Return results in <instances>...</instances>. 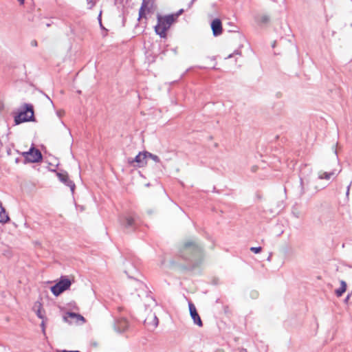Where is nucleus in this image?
Returning <instances> with one entry per match:
<instances>
[{"instance_id": "f257e3e1", "label": "nucleus", "mask_w": 352, "mask_h": 352, "mask_svg": "<svg viewBox=\"0 0 352 352\" xmlns=\"http://www.w3.org/2000/svg\"><path fill=\"white\" fill-rule=\"evenodd\" d=\"M179 253L192 267L199 265L204 259L203 245L197 240L191 239L186 241Z\"/></svg>"}, {"instance_id": "f03ea898", "label": "nucleus", "mask_w": 352, "mask_h": 352, "mask_svg": "<svg viewBox=\"0 0 352 352\" xmlns=\"http://www.w3.org/2000/svg\"><path fill=\"white\" fill-rule=\"evenodd\" d=\"M157 23L155 26V32L156 34L161 38H166V32L170 28L171 25L175 21L173 14L161 16L160 14L157 15Z\"/></svg>"}, {"instance_id": "7ed1b4c3", "label": "nucleus", "mask_w": 352, "mask_h": 352, "mask_svg": "<svg viewBox=\"0 0 352 352\" xmlns=\"http://www.w3.org/2000/svg\"><path fill=\"white\" fill-rule=\"evenodd\" d=\"M34 107L31 104L24 103L21 110L14 116V122L19 124L26 122H35Z\"/></svg>"}, {"instance_id": "20e7f679", "label": "nucleus", "mask_w": 352, "mask_h": 352, "mask_svg": "<svg viewBox=\"0 0 352 352\" xmlns=\"http://www.w3.org/2000/svg\"><path fill=\"white\" fill-rule=\"evenodd\" d=\"M71 285V280L66 276H61L59 281L51 287V292L55 296H58L69 289Z\"/></svg>"}, {"instance_id": "39448f33", "label": "nucleus", "mask_w": 352, "mask_h": 352, "mask_svg": "<svg viewBox=\"0 0 352 352\" xmlns=\"http://www.w3.org/2000/svg\"><path fill=\"white\" fill-rule=\"evenodd\" d=\"M23 155L27 162L36 163L43 160L41 152L34 146H32L28 151L23 153Z\"/></svg>"}, {"instance_id": "423d86ee", "label": "nucleus", "mask_w": 352, "mask_h": 352, "mask_svg": "<svg viewBox=\"0 0 352 352\" xmlns=\"http://www.w3.org/2000/svg\"><path fill=\"white\" fill-rule=\"evenodd\" d=\"M120 223L127 232L135 231L138 226L135 217L130 215L120 218Z\"/></svg>"}, {"instance_id": "0eeeda50", "label": "nucleus", "mask_w": 352, "mask_h": 352, "mask_svg": "<svg viewBox=\"0 0 352 352\" xmlns=\"http://www.w3.org/2000/svg\"><path fill=\"white\" fill-rule=\"evenodd\" d=\"M128 163L134 167H144L147 164L146 151L140 152L135 158H129Z\"/></svg>"}, {"instance_id": "6e6552de", "label": "nucleus", "mask_w": 352, "mask_h": 352, "mask_svg": "<svg viewBox=\"0 0 352 352\" xmlns=\"http://www.w3.org/2000/svg\"><path fill=\"white\" fill-rule=\"evenodd\" d=\"M56 175L58 179L65 185L69 187L71 192L74 193L76 188V185L74 182L69 179L67 172L65 170H60V172L56 173Z\"/></svg>"}, {"instance_id": "1a4fd4ad", "label": "nucleus", "mask_w": 352, "mask_h": 352, "mask_svg": "<svg viewBox=\"0 0 352 352\" xmlns=\"http://www.w3.org/2000/svg\"><path fill=\"white\" fill-rule=\"evenodd\" d=\"M154 9V1L153 0H142L141 7L139 10L138 20L146 17V12L150 13Z\"/></svg>"}, {"instance_id": "9d476101", "label": "nucleus", "mask_w": 352, "mask_h": 352, "mask_svg": "<svg viewBox=\"0 0 352 352\" xmlns=\"http://www.w3.org/2000/svg\"><path fill=\"white\" fill-rule=\"evenodd\" d=\"M188 307H189L190 315L193 320V322L200 327H202L203 326L202 320L197 311V309H196L195 305L192 302H190L188 303Z\"/></svg>"}, {"instance_id": "9b49d317", "label": "nucleus", "mask_w": 352, "mask_h": 352, "mask_svg": "<svg viewBox=\"0 0 352 352\" xmlns=\"http://www.w3.org/2000/svg\"><path fill=\"white\" fill-rule=\"evenodd\" d=\"M210 27L214 36H218L222 34V23L219 19H214L211 22Z\"/></svg>"}, {"instance_id": "f8f14e48", "label": "nucleus", "mask_w": 352, "mask_h": 352, "mask_svg": "<svg viewBox=\"0 0 352 352\" xmlns=\"http://www.w3.org/2000/svg\"><path fill=\"white\" fill-rule=\"evenodd\" d=\"M129 327V322L126 318H121L118 319L114 324V328L117 331L122 332Z\"/></svg>"}, {"instance_id": "ddd939ff", "label": "nucleus", "mask_w": 352, "mask_h": 352, "mask_svg": "<svg viewBox=\"0 0 352 352\" xmlns=\"http://www.w3.org/2000/svg\"><path fill=\"white\" fill-rule=\"evenodd\" d=\"M151 318L152 319V321L151 322H149L148 321V318H146L144 322V324L148 326V327H153V329L156 328L158 325V322H159V320H158V318L157 317L155 316V314H151Z\"/></svg>"}, {"instance_id": "4468645a", "label": "nucleus", "mask_w": 352, "mask_h": 352, "mask_svg": "<svg viewBox=\"0 0 352 352\" xmlns=\"http://www.w3.org/2000/svg\"><path fill=\"white\" fill-rule=\"evenodd\" d=\"M340 287L335 290V294L337 297H341L346 292L347 287L346 283L344 280H342L340 281Z\"/></svg>"}, {"instance_id": "2eb2a0df", "label": "nucleus", "mask_w": 352, "mask_h": 352, "mask_svg": "<svg viewBox=\"0 0 352 352\" xmlns=\"http://www.w3.org/2000/svg\"><path fill=\"white\" fill-rule=\"evenodd\" d=\"M34 309L36 311V316L42 319V320H44L45 318V316H44V311L42 309V305L38 302H36L34 306Z\"/></svg>"}, {"instance_id": "dca6fc26", "label": "nucleus", "mask_w": 352, "mask_h": 352, "mask_svg": "<svg viewBox=\"0 0 352 352\" xmlns=\"http://www.w3.org/2000/svg\"><path fill=\"white\" fill-rule=\"evenodd\" d=\"M10 220V217L8 213L6 211V209L3 207H1L0 211V223H6L8 222Z\"/></svg>"}, {"instance_id": "f3484780", "label": "nucleus", "mask_w": 352, "mask_h": 352, "mask_svg": "<svg viewBox=\"0 0 352 352\" xmlns=\"http://www.w3.org/2000/svg\"><path fill=\"white\" fill-rule=\"evenodd\" d=\"M336 175V170H333L331 172H323L320 173L318 175V179H329L331 176H333Z\"/></svg>"}, {"instance_id": "a211bd4d", "label": "nucleus", "mask_w": 352, "mask_h": 352, "mask_svg": "<svg viewBox=\"0 0 352 352\" xmlns=\"http://www.w3.org/2000/svg\"><path fill=\"white\" fill-rule=\"evenodd\" d=\"M68 317H69L71 318H79L81 320H84L83 316H82L81 315H80L78 314H76L74 312H67V315L63 316V320L65 322H68Z\"/></svg>"}, {"instance_id": "6ab92c4d", "label": "nucleus", "mask_w": 352, "mask_h": 352, "mask_svg": "<svg viewBox=\"0 0 352 352\" xmlns=\"http://www.w3.org/2000/svg\"><path fill=\"white\" fill-rule=\"evenodd\" d=\"M256 21L261 24H265L270 21V17L267 15H261L256 18Z\"/></svg>"}, {"instance_id": "aec40b11", "label": "nucleus", "mask_w": 352, "mask_h": 352, "mask_svg": "<svg viewBox=\"0 0 352 352\" xmlns=\"http://www.w3.org/2000/svg\"><path fill=\"white\" fill-rule=\"evenodd\" d=\"M146 155H147V158H151V160H153L154 162H155L157 163L161 162L160 157L156 155H154L148 151H146Z\"/></svg>"}, {"instance_id": "412c9836", "label": "nucleus", "mask_w": 352, "mask_h": 352, "mask_svg": "<svg viewBox=\"0 0 352 352\" xmlns=\"http://www.w3.org/2000/svg\"><path fill=\"white\" fill-rule=\"evenodd\" d=\"M261 250H262L261 247H252L250 248V251L254 252V254H258V253L261 252Z\"/></svg>"}, {"instance_id": "4be33fe9", "label": "nucleus", "mask_w": 352, "mask_h": 352, "mask_svg": "<svg viewBox=\"0 0 352 352\" xmlns=\"http://www.w3.org/2000/svg\"><path fill=\"white\" fill-rule=\"evenodd\" d=\"M137 285H138V287L141 289L144 290L145 289L147 288L146 285L141 281H137Z\"/></svg>"}, {"instance_id": "5701e85b", "label": "nucleus", "mask_w": 352, "mask_h": 352, "mask_svg": "<svg viewBox=\"0 0 352 352\" xmlns=\"http://www.w3.org/2000/svg\"><path fill=\"white\" fill-rule=\"evenodd\" d=\"M184 12V10L183 9H180L179 11H177L175 14H172L173 17H174V19L175 21L177 20V19L178 18V16L182 14Z\"/></svg>"}, {"instance_id": "b1692460", "label": "nucleus", "mask_w": 352, "mask_h": 352, "mask_svg": "<svg viewBox=\"0 0 352 352\" xmlns=\"http://www.w3.org/2000/svg\"><path fill=\"white\" fill-rule=\"evenodd\" d=\"M300 186H301V195L304 194L305 192V190L304 188V182L303 179L300 177Z\"/></svg>"}, {"instance_id": "393cba45", "label": "nucleus", "mask_w": 352, "mask_h": 352, "mask_svg": "<svg viewBox=\"0 0 352 352\" xmlns=\"http://www.w3.org/2000/svg\"><path fill=\"white\" fill-rule=\"evenodd\" d=\"M351 184H352V182H351V183L348 185V186H347V188H346V197H349V191H350V188H351Z\"/></svg>"}, {"instance_id": "a878e982", "label": "nucleus", "mask_w": 352, "mask_h": 352, "mask_svg": "<svg viewBox=\"0 0 352 352\" xmlns=\"http://www.w3.org/2000/svg\"><path fill=\"white\" fill-rule=\"evenodd\" d=\"M41 327L42 328L43 332L45 333V321H44V320H43V321L41 324Z\"/></svg>"}, {"instance_id": "bb28decb", "label": "nucleus", "mask_w": 352, "mask_h": 352, "mask_svg": "<svg viewBox=\"0 0 352 352\" xmlns=\"http://www.w3.org/2000/svg\"><path fill=\"white\" fill-rule=\"evenodd\" d=\"M31 45L33 47L37 46V41L36 40H33L31 41Z\"/></svg>"}, {"instance_id": "cd10ccee", "label": "nucleus", "mask_w": 352, "mask_h": 352, "mask_svg": "<svg viewBox=\"0 0 352 352\" xmlns=\"http://www.w3.org/2000/svg\"><path fill=\"white\" fill-rule=\"evenodd\" d=\"M351 294H349L344 299V302L347 303L351 298Z\"/></svg>"}, {"instance_id": "c85d7f7f", "label": "nucleus", "mask_w": 352, "mask_h": 352, "mask_svg": "<svg viewBox=\"0 0 352 352\" xmlns=\"http://www.w3.org/2000/svg\"><path fill=\"white\" fill-rule=\"evenodd\" d=\"M233 54H234V55H241V51L239 50H234Z\"/></svg>"}, {"instance_id": "c756f323", "label": "nucleus", "mask_w": 352, "mask_h": 352, "mask_svg": "<svg viewBox=\"0 0 352 352\" xmlns=\"http://www.w3.org/2000/svg\"><path fill=\"white\" fill-rule=\"evenodd\" d=\"M233 56H234V54H233V53H232V54H229V55H228L226 58V59L231 58L232 57H233Z\"/></svg>"}, {"instance_id": "7c9ffc66", "label": "nucleus", "mask_w": 352, "mask_h": 352, "mask_svg": "<svg viewBox=\"0 0 352 352\" xmlns=\"http://www.w3.org/2000/svg\"><path fill=\"white\" fill-rule=\"evenodd\" d=\"M62 352H80L79 351H67V350H63Z\"/></svg>"}, {"instance_id": "2f4dec72", "label": "nucleus", "mask_w": 352, "mask_h": 352, "mask_svg": "<svg viewBox=\"0 0 352 352\" xmlns=\"http://www.w3.org/2000/svg\"><path fill=\"white\" fill-rule=\"evenodd\" d=\"M21 4H23L24 3V0H18Z\"/></svg>"}, {"instance_id": "473e14b6", "label": "nucleus", "mask_w": 352, "mask_h": 352, "mask_svg": "<svg viewBox=\"0 0 352 352\" xmlns=\"http://www.w3.org/2000/svg\"><path fill=\"white\" fill-rule=\"evenodd\" d=\"M50 25H51V23H46V26H47V27H50Z\"/></svg>"}, {"instance_id": "72a5a7b5", "label": "nucleus", "mask_w": 352, "mask_h": 352, "mask_svg": "<svg viewBox=\"0 0 352 352\" xmlns=\"http://www.w3.org/2000/svg\"><path fill=\"white\" fill-rule=\"evenodd\" d=\"M99 21H100V27H101V28H103V27H102V23H101V21H100V19H99Z\"/></svg>"}, {"instance_id": "f704fd0d", "label": "nucleus", "mask_w": 352, "mask_h": 352, "mask_svg": "<svg viewBox=\"0 0 352 352\" xmlns=\"http://www.w3.org/2000/svg\"><path fill=\"white\" fill-rule=\"evenodd\" d=\"M241 352H248L246 349H242Z\"/></svg>"}, {"instance_id": "c9c22d12", "label": "nucleus", "mask_w": 352, "mask_h": 352, "mask_svg": "<svg viewBox=\"0 0 352 352\" xmlns=\"http://www.w3.org/2000/svg\"><path fill=\"white\" fill-rule=\"evenodd\" d=\"M340 171H338V173H336L335 175H337L338 174H340Z\"/></svg>"}, {"instance_id": "e433bc0d", "label": "nucleus", "mask_w": 352, "mask_h": 352, "mask_svg": "<svg viewBox=\"0 0 352 352\" xmlns=\"http://www.w3.org/2000/svg\"><path fill=\"white\" fill-rule=\"evenodd\" d=\"M340 171H338V173H336L335 175H337L338 174H340Z\"/></svg>"}, {"instance_id": "4c0bfd02", "label": "nucleus", "mask_w": 352, "mask_h": 352, "mask_svg": "<svg viewBox=\"0 0 352 352\" xmlns=\"http://www.w3.org/2000/svg\"><path fill=\"white\" fill-rule=\"evenodd\" d=\"M335 33H336V32H335L334 31H333V32H332V35L333 36V35L335 34Z\"/></svg>"}, {"instance_id": "58836bf2", "label": "nucleus", "mask_w": 352, "mask_h": 352, "mask_svg": "<svg viewBox=\"0 0 352 352\" xmlns=\"http://www.w3.org/2000/svg\"><path fill=\"white\" fill-rule=\"evenodd\" d=\"M1 207H3V206L1 205V203L0 202V208H1Z\"/></svg>"}, {"instance_id": "ea45409f", "label": "nucleus", "mask_w": 352, "mask_h": 352, "mask_svg": "<svg viewBox=\"0 0 352 352\" xmlns=\"http://www.w3.org/2000/svg\"><path fill=\"white\" fill-rule=\"evenodd\" d=\"M230 32H236V30H230Z\"/></svg>"}, {"instance_id": "a19ab883", "label": "nucleus", "mask_w": 352, "mask_h": 352, "mask_svg": "<svg viewBox=\"0 0 352 352\" xmlns=\"http://www.w3.org/2000/svg\"><path fill=\"white\" fill-rule=\"evenodd\" d=\"M194 1H195V0H192V1H191V3H190L192 4V3L194 2Z\"/></svg>"}]
</instances>
